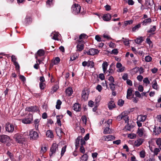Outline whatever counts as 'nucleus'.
I'll return each mask as SVG.
<instances>
[{
    "label": "nucleus",
    "instance_id": "obj_18",
    "mask_svg": "<svg viewBox=\"0 0 161 161\" xmlns=\"http://www.w3.org/2000/svg\"><path fill=\"white\" fill-rule=\"evenodd\" d=\"M73 109L76 111H79L81 110V107L80 105L78 103H75L73 107Z\"/></svg>",
    "mask_w": 161,
    "mask_h": 161
},
{
    "label": "nucleus",
    "instance_id": "obj_42",
    "mask_svg": "<svg viewBox=\"0 0 161 161\" xmlns=\"http://www.w3.org/2000/svg\"><path fill=\"white\" fill-rule=\"evenodd\" d=\"M133 20H130L128 21H126L124 22V25L125 26H127L133 23Z\"/></svg>",
    "mask_w": 161,
    "mask_h": 161
},
{
    "label": "nucleus",
    "instance_id": "obj_10",
    "mask_svg": "<svg viewBox=\"0 0 161 161\" xmlns=\"http://www.w3.org/2000/svg\"><path fill=\"white\" fill-rule=\"evenodd\" d=\"M99 53V51L98 50L94 48H92L90 49L89 51L87 52V53L89 55H94L98 54Z\"/></svg>",
    "mask_w": 161,
    "mask_h": 161
},
{
    "label": "nucleus",
    "instance_id": "obj_62",
    "mask_svg": "<svg viewBox=\"0 0 161 161\" xmlns=\"http://www.w3.org/2000/svg\"><path fill=\"white\" fill-rule=\"evenodd\" d=\"M118 53V50L117 49H114L111 51V53L114 54L115 55L117 54Z\"/></svg>",
    "mask_w": 161,
    "mask_h": 161
},
{
    "label": "nucleus",
    "instance_id": "obj_4",
    "mask_svg": "<svg viewBox=\"0 0 161 161\" xmlns=\"http://www.w3.org/2000/svg\"><path fill=\"white\" fill-rule=\"evenodd\" d=\"M29 136L30 139L33 140L36 139L39 137L38 133L36 131L32 130L30 131Z\"/></svg>",
    "mask_w": 161,
    "mask_h": 161
},
{
    "label": "nucleus",
    "instance_id": "obj_12",
    "mask_svg": "<svg viewBox=\"0 0 161 161\" xmlns=\"http://www.w3.org/2000/svg\"><path fill=\"white\" fill-rule=\"evenodd\" d=\"M147 117L146 115H138L137 118V120L139 121L144 122Z\"/></svg>",
    "mask_w": 161,
    "mask_h": 161
},
{
    "label": "nucleus",
    "instance_id": "obj_32",
    "mask_svg": "<svg viewBox=\"0 0 161 161\" xmlns=\"http://www.w3.org/2000/svg\"><path fill=\"white\" fill-rule=\"evenodd\" d=\"M88 156L87 154H84L82 156L81 160V161H86L88 160Z\"/></svg>",
    "mask_w": 161,
    "mask_h": 161
},
{
    "label": "nucleus",
    "instance_id": "obj_30",
    "mask_svg": "<svg viewBox=\"0 0 161 161\" xmlns=\"http://www.w3.org/2000/svg\"><path fill=\"white\" fill-rule=\"evenodd\" d=\"M87 37V36L86 34H82L79 36V40H78L83 41L84 39H86Z\"/></svg>",
    "mask_w": 161,
    "mask_h": 161
},
{
    "label": "nucleus",
    "instance_id": "obj_57",
    "mask_svg": "<svg viewBox=\"0 0 161 161\" xmlns=\"http://www.w3.org/2000/svg\"><path fill=\"white\" fill-rule=\"evenodd\" d=\"M96 89L99 92H100L102 89V87L101 85H98L96 86Z\"/></svg>",
    "mask_w": 161,
    "mask_h": 161
},
{
    "label": "nucleus",
    "instance_id": "obj_27",
    "mask_svg": "<svg viewBox=\"0 0 161 161\" xmlns=\"http://www.w3.org/2000/svg\"><path fill=\"white\" fill-rule=\"evenodd\" d=\"M152 87L154 89L158 90V88L157 81L156 80H154L152 82Z\"/></svg>",
    "mask_w": 161,
    "mask_h": 161
},
{
    "label": "nucleus",
    "instance_id": "obj_23",
    "mask_svg": "<svg viewBox=\"0 0 161 161\" xmlns=\"http://www.w3.org/2000/svg\"><path fill=\"white\" fill-rule=\"evenodd\" d=\"M73 92L72 88L70 87L68 88L65 90L66 95L68 96H70Z\"/></svg>",
    "mask_w": 161,
    "mask_h": 161
},
{
    "label": "nucleus",
    "instance_id": "obj_19",
    "mask_svg": "<svg viewBox=\"0 0 161 161\" xmlns=\"http://www.w3.org/2000/svg\"><path fill=\"white\" fill-rule=\"evenodd\" d=\"M103 137L104 140L106 141L113 140L115 138L114 136L111 135H109L106 136H104Z\"/></svg>",
    "mask_w": 161,
    "mask_h": 161
},
{
    "label": "nucleus",
    "instance_id": "obj_2",
    "mask_svg": "<svg viewBox=\"0 0 161 161\" xmlns=\"http://www.w3.org/2000/svg\"><path fill=\"white\" fill-rule=\"evenodd\" d=\"M81 7L78 4H73L71 8V11L72 12L75 14H79L80 10Z\"/></svg>",
    "mask_w": 161,
    "mask_h": 161
},
{
    "label": "nucleus",
    "instance_id": "obj_56",
    "mask_svg": "<svg viewBox=\"0 0 161 161\" xmlns=\"http://www.w3.org/2000/svg\"><path fill=\"white\" fill-rule=\"evenodd\" d=\"M109 46L110 47L112 48H114L115 47H116L114 43L112 42H110L109 43Z\"/></svg>",
    "mask_w": 161,
    "mask_h": 161
},
{
    "label": "nucleus",
    "instance_id": "obj_29",
    "mask_svg": "<svg viewBox=\"0 0 161 161\" xmlns=\"http://www.w3.org/2000/svg\"><path fill=\"white\" fill-rule=\"evenodd\" d=\"M40 119H36L34 121V124L35 125V127L36 130H38V129L39 123L40 122Z\"/></svg>",
    "mask_w": 161,
    "mask_h": 161
},
{
    "label": "nucleus",
    "instance_id": "obj_60",
    "mask_svg": "<svg viewBox=\"0 0 161 161\" xmlns=\"http://www.w3.org/2000/svg\"><path fill=\"white\" fill-rule=\"evenodd\" d=\"M95 39L97 41L99 42H100L102 41V39L100 37V36L98 35H96V36L95 37Z\"/></svg>",
    "mask_w": 161,
    "mask_h": 161
},
{
    "label": "nucleus",
    "instance_id": "obj_54",
    "mask_svg": "<svg viewBox=\"0 0 161 161\" xmlns=\"http://www.w3.org/2000/svg\"><path fill=\"white\" fill-rule=\"evenodd\" d=\"M159 152L160 150L159 148H155L153 151L154 155H157Z\"/></svg>",
    "mask_w": 161,
    "mask_h": 161
},
{
    "label": "nucleus",
    "instance_id": "obj_21",
    "mask_svg": "<svg viewBox=\"0 0 161 161\" xmlns=\"http://www.w3.org/2000/svg\"><path fill=\"white\" fill-rule=\"evenodd\" d=\"M108 65V64L107 62H104L102 64V67L104 73H105L106 72Z\"/></svg>",
    "mask_w": 161,
    "mask_h": 161
},
{
    "label": "nucleus",
    "instance_id": "obj_47",
    "mask_svg": "<svg viewBox=\"0 0 161 161\" xmlns=\"http://www.w3.org/2000/svg\"><path fill=\"white\" fill-rule=\"evenodd\" d=\"M156 142L157 145L159 147V146L161 145V139L160 138H157L156 141Z\"/></svg>",
    "mask_w": 161,
    "mask_h": 161
},
{
    "label": "nucleus",
    "instance_id": "obj_3",
    "mask_svg": "<svg viewBox=\"0 0 161 161\" xmlns=\"http://www.w3.org/2000/svg\"><path fill=\"white\" fill-rule=\"evenodd\" d=\"M76 42L77 43L76 51L80 52L82 51L84 48V41L77 40Z\"/></svg>",
    "mask_w": 161,
    "mask_h": 161
},
{
    "label": "nucleus",
    "instance_id": "obj_51",
    "mask_svg": "<svg viewBox=\"0 0 161 161\" xmlns=\"http://www.w3.org/2000/svg\"><path fill=\"white\" fill-rule=\"evenodd\" d=\"M140 157L142 158H144L145 156V152L144 151H142L140 153Z\"/></svg>",
    "mask_w": 161,
    "mask_h": 161
},
{
    "label": "nucleus",
    "instance_id": "obj_16",
    "mask_svg": "<svg viewBox=\"0 0 161 161\" xmlns=\"http://www.w3.org/2000/svg\"><path fill=\"white\" fill-rule=\"evenodd\" d=\"M145 131L143 128H139L137 130V133L138 135L140 137H142Z\"/></svg>",
    "mask_w": 161,
    "mask_h": 161
},
{
    "label": "nucleus",
    "instance_id": "obj_40",
    "mask_svg": "<svg viewBox=\"0 0 161 161\" xmlns=\"http://www.w3.org/2000/svg\"><path fill=\"white\" fill-rule=\"evenodd\" d=\"M101 99V97L100 96H97L95 98V102L96 104H97L100 102Z\"/></svg>",
    "mask_w": 161,
    "mask_h": 161
},
{
    "label": "nucleus",
    "instance_id": "obj_11",
    "mask_svg": "<svg viewBox=\"0 0 161 161\" xmlns=\"http://www.w3.org/2000/svg\"><path fill=\"white\" fill-rule=\"evenodd\" d=\"M89 93L86 91L83 90L81 94L82 98L84 100H87L88 97Z\"/></svg>",
    "mask_w": 161,
    "mask_h": 161
},
{
    "label": "nucleus",
    "instance_id": "obj_52",
    "mask_svg": "<svg viewBox=\"0 0 161 161\" xmlns=\"http://www.w3.org/2000/svg\"><path fill=\"white\" fill-rule=\"evenodd\" d=\"M146 42L150 46H152V42L149 38H147L146 39Z\"/></svg>",
    "mask_w": 161,
    "mask_h": 161
},
{
    "label": "nucleus",
    "instance_id": "obj_7",
    "mask_svg": "<svg viewBox=\"0 0 161 161\" xmlns=\"http://www.w3.org/2000/svg\"><path fill=\"white\" fill-rule=\"evenodd\" d=\"M14 128V125L9 123L6 124L5 126L6 131L9 133H12L13 132Z\"/></svg>",
    "mask_w": 161,
    "mask_h": 161
},
{
    "label": "nucleus",
    "instance_id": "obj_20",
    "mask_svg": "<svg viewBox=\"0 0 161 161\" xmlns=\"http://www.w3.org/2000/svg\"><path fill=\"white\" fill-rule=\"evenodd\" d=\"M111 18V15L109 14H104L103 16V19L105 21H108L110 20Z\"/></svg>",
    "mask_w": 161,
    "mask_h": 161
},
{
    "label": "nucleus",
    "instance_id": "obj_33",
    "mask_svg": "<svg viewBox=\"0 0 161 161\" xmlns=\"http://www.w3.org/2000/svg\"><path fill=\"white\" fill-rule=\"evenodd\" d=\"M46 136L47 137L50 138H52L53 137V135L52 131L50 130H47L46 132Z\"/></svg>",
    "mask_w": 161,
    "mask_h": 161
},
{
    "label": "nucleus",
    "instance_id": "obj_45",
    "mask_svg": "<svg viewBox=\"0 0 161 161\" xmlns=\"http://www.w3.org/2000/svg\"><path fill=\"white\" fill-rule=\"evenodd\" d=\"M156 30V26H153V27L150 28V29L147 32L149 33H153Z\"/></svg>",
    "mask_w": 161,
    "mask_h": 161
},
{
    "label": "nucleus",
    "instance_id": "obj_22",
    "mask_svg": "<svg viewBox=\"0 0 161 161\" xmlns=\"http://www.w3.org/2000/svg\"><path fill=\"white\" fill-rule=\"evenodd\" d=\"M132 88H128L127 91L126 97L128 99H130L131 98V96L132 94Z\"/></svg>",
    "mask_w": 161,
    "mask_h": 161
},
{
    "label": "nucleus",
    "instance_id": "obj_48",
    "mask_svg": "<svg viewBox=\"0 0 161 161\" xmlns=\"http://www.w3.org/2000/svg\"><path fill=\"white\" fill-rule=\"evenodd\" d=\"M39 87L41 90H43L45 87V84L44 83H40Z\"/></svg>",
    "mask_w": 161,
    "mask_h": 161
},
{
    "label": "nucleus",
    "instance_id": "obj_25",
    "mask_svg": "<svg viewBox=\"0 0 161 161\" xmlns=\"http://www.w3.org/2000/svg\"><path fill=\"white\" fill-rule=\"evenodd\" d=\"M143 140L142 139H139L135 141L134 144L136 147H138L141 145L143 143Z\"/></svg>",
    "mask_w": 161,
    "mask_h": 161
},
{
    "label": "nucleus",
    "instance_id": "obj_8",
    "mask_svg": "<svg viewBox=\"0 0 161 161\" xmlns=\"http://www.w3.org/2000/svg\"><path fill=\"white\" fill-rule=\"evenodd\" d=\"M32 120L33 116L32 114H29L27 118L21 120L22 122L25 124H29L31 123Z\"/></svg>",
    "mask_w": 161,
    "mask_h": 161
},
{
    "label": "nucleus",
    "instance_id": "obj_17",
    "mask_svg": "<svg viewBox=\"0 0 161 161\" xmlns=\"http://www.w3.org/2000/svg\"><path fill=\"white\" fill-rule=\"evenodd\" d=\"M152 22V19L150 18H148L144 19L142 23V25L145 26L149 24Z\"/></svg>",
    "mask_w": 161,
    "mask_h": 161
},
{
    "label": "nucleus",
    "instance_id": "obj_36",
    "mask_svg": "<svg viewBox=\"0 0 161 161\" xmlns=\"http://www.w3.org/2000/svg\"><path fill=\"white\" fill-rule=\"evenodd\" d=\"M60 61V59L59 57H57L55 58L53 61V64H58Z\"/></svg>",
    "mask_w": 161,
    "mask_h": 161
},
{
    "label": "nucleus",
    "instance_id": "obj_64",
    "mask_svg": "<svg viewBox=\"0 0 161 161\" xmlns=\"http://www.w3.org/2000/svg\"><path fill=\"white\" fill-rule=\"evenodd\" d=\"M99 76L100 79L102 80H103L105 79V76L103 74H99Z\"/></svg>",
    "mask_w": 161,
    "mask_h": 161
},
{
    "label": "nucleus",
    "instance_id": "obj_34",
    "mask_svg": "<svg viewBox=\"0 0 161 161\" xmlns=\"http://www.w3.org/2000/svg\"><path fill=\"white\" fill-rule=\"evenodd\" d=\"M122 39H124L123 42L124 44L126 46H129L130 44L129 41L130 40H129L128 39L124 38L123 37L122 38Z\"/></svg>",
    "mask_w": 161,
    "mask_h": 161
},
{
    "label": "nucleus",
    "instance_id": "obj_37",
    "mask_svg": "<svg viewBox=\"0 0 161 161\" xmlns=\"http://www.w3.org/2000/svg\"><path fill=\"white\" fill-rule=\"evenodd\" d=\"M141 27L140 24H138L137 25L134 27L132 28V31L133 32H135L136 31L138 30V29Z\"/></svg>",
    "mask_w": 161,
    "mask_h": 161
},
{
    "label": "nucleus",
    "instance_id": "obj_46",
    "mask_svg": "<svg viewBox=\"0 0 161 161\" xmlns=\"http://www.w3.org/2000/svg\"><path fill=\"white\" fill-rule=\"evenodd\" d=\"M145 60L146 62H150L152 60V58L151 56H147L145 57Z\"/></svg>",
    "mask_w": 161,
    "mask_h": 161
},
{
    "label": "nucleus",
    "instance_id": "obj_61",
    "mask_svg": "<svg viewBox=\"0 0 161 161\" xmlns=\"http://www.w3.org/2000/svg\"><path fill=\"white\" fill-rule=\"evenodd\" d=\"M122 78L124 80H127L128 78V75L127 73H124L122 76Z\"/></svg>",
    "mask_w": 161,
    "mask_h": 161
},
{
    "label": "nucleus",
    "instance_id": "obj_44",
    "mask_svg": "<svg viewBox=\"0 0 161 161\" xmlns=\"http://www.w3.org/2000/svg\"><path fill=\"white\" fill-rule=\"evenodd\" d=\"M47 150V147L45 146H42L41 147V153H45Z\"/></svg>",
    "mask_w": 161,
    "mask_h": 161
},
{
    "label": "nucleus",
    "instance_id": "obj_15",
    "mask_svg": "<svg viewBox=\"0 0 161 161\" xmlns=\"http://www.w3.org/2000/svg\"><path fill=\"white\" fill-rule=\"evenodd\" d=\"M14 137L16 141L18 143H20L23 141L22 137L21 135L16 134L15 135Z\"/></svg>",
    "mask_w": 161,
    "mask_h": 161
},
{
    "label": "nucleus",
    "instance_id": "obj_26",
    "mask_svg": "<svg viewBox=\"0 0 161 161\" xmlns=\"http://www.w3.org/2000/svg\"><path fill=\"white\" fill-rule=\"evenodd\" d=\"M116 106L115 105L114 101H111L109 102L108 104V108L110 110L112 109Z\"/></svg>",
    "mask_w": 161,
    "mask_h": 161
},
{
    "label": "nucleus",
    "instance_id": "obj_13",
    "mask_svg": "<svg viewBox=\"0 0 161 161\" xmlns=\"http://www.w3.org/2000/svg\"><path fill=\"white\" fill-rule=\"evenodd\" d=\"M161 132V128L160 127L155 126L153 130V134L155 135H158Z\"/></svg>",
    "mask_w": 161,
    "mask_h": 161
},
{
    "label": "nucleus",
    "instance_id": "obj_35",
    "mask_svg": "<svg viewBox=\"0 0 161 161\" xmlns=\"http://www.w3.org/2000/svg\"><path fill=\"white\" fill-rule=\"evenodd\" d=\"M87 66L90 68H92L94 66V63L92 61H87Z\"/></svg>",
    "mask_w": 161,
    "mask_h": 161
},
{
    "label": "nucleus",
    "instance_id": "obj_6",
    "mask_svg": "<svg viewBox=\"0 0 161 161\" xmlns=\"http://www.w3.org/2000/svg\"><path fill=\"white\" fill-rule=\"evenodd\" d=\"M58 150V146L56 143H54L52 145L50 149V153L49 154L50 156L51 157Z\"/></svg>",
    "mask_w": 161,
    "mask_h": 161
},
{
    "label": "nucleus",
    "instance_id": "obj_41",
    "mask_svg": "<svg viewBox=\"0 0 161 161\" xmlns=\"http://www.w3.org/2000/svg\"><path fill=\"white\" fill-rule=\"evenodd\" d=\"M39 56H42L44 55V51L42 49L39 50L37 52Z\"/></svg>",
    "mask_w": 161,
    "mask_h": 161
},
{
    "label": "nucleus",
    "instance_id": "obj_24",
    "mask_svg": "<svg viewBox=\"0 0 161 161\" xmlns=\"http://www.w3.org/2000/svg\"><path fill=\"white\" fill-rule=\"evenodd\" d=\"M144 40V38L142 36H140L137 38L134 41L137 44H140Z\"/></svg>",
    "mask_w": 161,
    "mask_h": 161
},
{
    "label": "nucleus",
    "instance_id": "obj_63",
    "mask_svg": "<svg viewBox=\"0 0 161 161\" xmlns=\"http://www.w3.org/2000/svg\"><path fill=\"white\" fill-rule=\"evenodd\" d=\"M80 152L83 153H85V150L84 147H83V146H81L80 147Z\"/></svg>",
    "mask_w": 161,
    "mask_h": 161
},
{
    "label": "nucleus",
    "instance_id": "obj_43",
    "mask_svg": "<svg viewBox=\"0 0 161 161\" xmlns=\"http://www.w3.org/2000/svg\"><path fill=\"white\" fill-rule=\"evenodd\" d=\"M125 114H124L123 119L125 121V123L128 124L129 119L127 115H124Z\"/></svg>",
    "mask_w": 161,
    "mask_h": 161
},
{
    "label": "nucleus",
    "instance_id": "obj_1",
    "mask_svg": "<svg viewBox=\"0 0 161 161\" xmlns=\"http://www.w3.org/2000/svg\"><path fill=\"white\" fill-rule=\"evenodd\" d=\"M112 123V120L109 119L107 122H105L104 124L105 125V127H104L103 133L104 134H110L111 132V130L109 128V126Z\"/></svg>",
    "mask_w": 161,
    "mask_h": 161
},
{
    "label": "nucleus",
    "instance_id": "obj_59",
    "mask_svg": "<svg viewBox=\"0 0 161 161\" xmlns=\"http://www.w3.org/2000/svg\"><path fill=\"white\" fill-rule=\"evenodd\" d=\"M143 82L144 83H146L147 84H148L150 83V82L147 78H145L143 80Z\"/></svg>",
    "mask_w": 161,
    "mask_h": 161
},
{
    "label": "nucleus",
    "instance_id": "obj_55",
    "mask_svg": "<svg viewBox=\"0 0 161 161\" xmlns=\"http://www.w3.org/2000/svg\"><path fill=\"white\" fill-rule=\"evenodd\" d=\"M81 119L83 123L85 124V125L86 124V116H83L81 117Z\"/></svg>",
    "mask_w": 161,
    "mask_h": 161
},
{
    "label": "nucleus",
    "instance_id": "obj_38",
    "mask_svg": "<svg viewBox=\"0 0 161 161\" xmlns=\"http://www.w3.org/2000/svg\"><path fill=\"white\" fill-rule=\"evenodd\" d=\"M116 85L114 83H110L109 84V87L110 89L113 91L115 89Z\"/></svg>",
    "mask_w": 161,
    "mask_h": 161
},
{
    "label": "nucleus",
    "instance_id": "obj_39",
    "mask_svg": "<svg viewBox=\"0 0 161 161\" xmlns=\"http://www.w3.org/2000/svg\"><path fill=\"white\" fill-rule=\"evenodd\" d=\"M62 102L59 100H58L57 104L56 105V108L57 109H59L60 108V105L61 104Z\"/></svg>",
    "mask_w": 161,
    "mask_h": 161
},
{
    "label": "nucleus",
    "instance_id": "obj_14",
    "mask_svg": "<svg viewBox=\"0 0 161 161\" xmlns=\"http://www.w3.org/2000/svg\"><path fill=\"white\" fill-rule=\"evenodd\" d=\"M60 35V34L58 32H53L51 35V36H53L52 39L55 40H58Z\"/></svg>",
    "mask_w": 161,
    "mask_h": 161
},
{
    "label": "nucleus",
    "instance_id": "obj_53",
    "mask_svg": "<svg viewBox=\"0 0 161 161\" xmlns=\"http://www.w3.org/2000/svg\"><path fill=\"white\" fill-rule=\"evenodd\" d=\"M32 20V19L31 18L28 17V16H27L25 18V21L26 22V23L27 24H29L31 22Z\"/></svg>",
    "mask_w": 161,
    "mask_h": 161
},
{
    "label": "nucleus",
    "instance_id": "obj_9",
    "mask_svg": "<svg viewBox=\"0 0 161 161\" xmlns=\"http://www.w3.org/2000/svg\"><path fill=\"white\" fill-rule=\"evenodd\" d=\"M38 110V107L36 106L27 107L25 109L26 111L30 112H36Z\"/></svg>",
    "mask_w": 161,
    "mask_h": 161
},
{
    "label": "nucleus",
    "instance_id": "obj_31",
    "mask_svg": "<svg viewBox=\"0 0 161 161\" xmlns=\"http://www.w3.org/2000/svg\"><path fill=\"white\" fill-rule=\"evenodd\" d=\"M81 139V136H79L78 137L76 140V142L75 143V145L76 147H78L80 142V140Z\"/></svg>",
    "mask_w": 161,
    "mask_h": 161
},
{
    "label": "nucleus",
    "instance_id": "obj_50",
    "mask_svg": "<svg viewBox=\"0 0 161 161\" xmlns=\"http://www.w3.org/2000/svg\"><path fill=\"white\" fill-rule=\"evenodd\" d=\"M124 101L122 99L119 100L118 102V104L120 106H122L124 104Z\"/></svg>",
    "mask_w": 161,
    "mask_h": 161
},
{
    "label": "nucleus",
    "instance_id": "obj_5",
    "mask_svg": "<svg viewBox=\"0 0 161 161\" xmlns=\"http://www.w3.org/2000/svg\"><path fill=\"white\" fill-rule=\"evenodd\" d=\"M10 141V138L8 136L4 135L0 136V142H1L8 144V142Z\"/></svg>",
    "mask_w": 161,
    "mask_h": 161
},
{
    "label": "nucleus",
    "instance_id": "obj_49",
    "mask_svg": "<svg viewBox=\"0 0 161 161\" xmlns=\"http://www.w3.org/2000/svg\"><path fill=\"white\" fill-rule=\"evenodd\" d=\"M66 146H65L62 147V150H61V156H62L64 154V153L66 151Z\"/></svg>",
    "mask_w": 161,
    "mask_h": 161
},
{
    "label": "nucleus",
    "instance_id": "obj_58",
    "mask_svg": "<svg viewBox=\"0 0 161 161\" xmlns=\"http://www.w3.org/2000/svg\"><path fill=\"white\" fill-rule=\"evenodd\" d=\"M128 137L131 139H134L136 137V136L135 134H128Z\"/></svg>",
    "mask_w": 161,
    "mask_h": 161
},
{
    "label": "nucleus",
    "instance_id": "obj_28",
    "mask_svg": "<svg viewBox=\"0 0 161 161\" xmlns=\"http://www.w3.org/2000/svg\"><path fill=\"white\" fill-rule=\"evenodd\" d=\"M145 5L146 7L145 8L146 9H148L150 8L151 6V3L150 2V0H146L145 3Z\"/></svg>",
    "mask_w": 161,
    "mask_h": 161
}]
</instances>
